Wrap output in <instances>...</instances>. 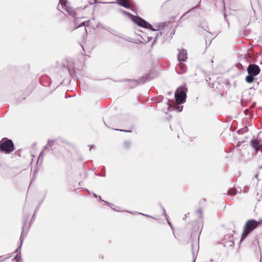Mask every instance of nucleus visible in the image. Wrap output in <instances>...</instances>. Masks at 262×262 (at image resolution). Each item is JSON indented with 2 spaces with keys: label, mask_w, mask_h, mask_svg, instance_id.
I'll list each match as a JSON object with an SVG mask.
<instances>
[{
  "label": "nucleus",
  "mask_w": 262,
  "mask_h": 262,
  "mask_svg": "<svg viewBox=\"0 0 262 262\" xmlns=\"http://www.w3.org/2000/svg\"><path fill=\"white\" fill-rule=\"evenodd\" d=\"M224 17H225V19L226 20V15L225 14H224Z\"/></svg>",
  "instance_id": "4c0bfd02"
},
{
  "label": "nucleus",
  "mask_w": 262,
  "mask_h": 262,
  "mask_svg": "<svg viewBox=\"0 0 262 262\" xmlns=\"http://www.w3.org/2000/svg\"><path fill=\"white\" fill-rule=\"evenodd\" d=\"M210 261H211V262H212V259H210Z\"/></svg>",
  "instance_id": "37998d69"
},
{
  "label": "nucleus",
  "mask_w": 262,
  "mask_h": 262,
  "mask_svg": "<svg viewBox=\"0 0 262 262\" xmlns=\"http://www.w3.org/2000/svg\"><path fill=\"white\" fill-rule=\"evenodd\" d=\"M122 12H123V13H125V14H129V13H127V12H126V11H124V10H122Z\"/></svg>",
  "instance_id": "a878e982"
},
{
  "label": "nucleus",
  "mask_w": 262,
  "mask_h": 262,
  "mask_svg": "<svg viewBox=\"0 0 262 262\" xmlns=\"http://www.w3.org/2000/svg\"><path fill=\"white\" fill-rule=\"evenodd\" d=\"M90 5H92V4H93V3H91V2H90Z\"/></svg>",
  "instance_id": "ea45409f"
},
{
  "label": "nucleus",
  "mask_w": 262,
  "mask_h": 262,
  "mask_svg": "<svg viewBox=\"0 0 262 262\" xmlns=\"http://www.w3.org/2000/svg\"><path fill=\"white\" fill-rule=\"evenodd\" d=\"M93 195L95 198H97L98 196L95 193H93Z\"/></svg>",
  "instance_id": "473e14b6"
},
{
  "label": "nucleus",
  "mask_w": 262,
  "mask_h": 262,
  "mask_svg": "<svg viewBox=\"0 0 262 262\" xmlns=\"http://www.w3.org/2000/svg\"><path fill=\"white\" fill-rule=\"evenodd\" d=\"M97 175L99 176H101V174H100V173H99Z\"/></svg>",
  "instance_id": "58836bf2"
},
{
  "label": "nucleus",
  "mask_w": 262,
  "mask_h": 262,
  "mask_svg": "<svg viewBox=\"0 0 262 262\" xmlns=\"http://www.w3.org/2000/svg\"><path fill=\"white\" fill-rule=\"evenodd\" d=\"M168 94H169V95H170V94H171V93H170V92H169V93H168Z\"/></svg>",
  "instance_id": "79ce46f5"
},
{
  "label": "nucleus",
  "mask_w": 262,
  "mask_h": 262,
  "mask_svg": "<svg viewBox=\"0 0 262 262\" xmlns=\"http://www.w3.org/2000/svg\"><path fill=\"white\" fill-rule=\"evenodd\" d=\"M167 223H168V225H169V226L171 227V224L168 220H167Z\"/></svg>",
  "instance_id": "2f4dec72"
},
{
  "label": "nucleus",
  "mask_w": 262,
  "mask_h": 262,
  "mask_svg": "<svg viewBox=\"0 0 262 262\" xmlns=\"http://www.w3.org/2000/svg\"><path fill=\"white\" fill-rule=\"evenodd\" d=\"M132 19L135 24L140 27H142L144 28H147L149 27H151V24L138 16H134V18H133Z\"/></svg>",
  "instance_id": "39448f33"
},
{
  "label": "nucleus",
  "mask_w": 262,
  "mask_h": 262,
  "mask_svg": "<svg viewBox=\"0 0 262 262\" xmlns=\"http://www.w3.org/2000/svg\"><path fill=\"white\" fill-rule=\"evenodd\" d=\"M139 213V214H142V215H145V216H149V215L144 214H143V213ZM149 217H150V216H149Z\"/></svg>",
  "instance_id": "c756f323"
},
{
  "label": "nucleus",
  "mask_w": 262,
  "mask_h": 262,
  "mask_svg": "<svg viewBox=\"0 0 262 262\" xmlns=\"http://www.w3.org/2000/svg\"><path fill=\"white\" fill-rule=\"evenodd\" d=\"M89 20L83 21V22L81 23L79 25L77 26L76 27V29H77L78 28H79L80 27H82V26H89Z\"/></svg>",
  "instance_id": "f3484780"
},
{
  "label": "nucleus",
  "mask_w": 262,
  "mask_h": 262,
  "mask_svg": "<svg viewBox=\"0 0 262 262\" xmlns=\"http://www.w3.org/2000/svg\"><path fill=\"white\" fill-rule=\"evenodd\" d=\"M241 144H242V142H239L238 143V144L237 145V146H239L241 145Z\"/></svg>",
  "instance_id": "7c9ffc66"
},
{
  "label": "nucleus",
  "mask_w": 262,
  "mask_h": 262,
  "mask_svg": "<svg viewBox=\"0 0 262 262\" xmlns=\"http://www.w3.org/2000/svg\"><path fill=\"white\" fill-rule=\"evenodd\" d=\"M228 193L230 194H235L236 193V190L233 189H229L228 190Z\"/></svg>",
  "instance_id": "6ab92c4d"
},
{
  "label": "nucleus",
  "mask_w": 262,
  "mask_h": 262,
  "mask_svg": "<svg viewBox=\"0 0 262 262\" xmlns=\"http://www.w3.org/2000/svg\"><path fill=\"white\" fill-rule=\"evenodd\" d=\"M262 223V219L257 222L254 220H249L245 225V230L242 234L241 239L245 238L249 233L255 229L259 224Z\"/></svg>",
  "instance_id": "f257e3e1"
},
{
  "label": "nucleus",
  "mask_w": 262,
  "mask_h": 262,
  "mask_svg": "<svg viewBox=\"0 0 262 262\" xmlns=\"http://www.w3.org/2000/svg\"><path fill=\"white\" fill-rule=\"evenodd\" d=\"M97 27H101L102 29L105 30V28H107V27L104 26V25H103L102 24L100 23H99L98 24H97Z\"/></svg>",
  "instance_id": "412c9836"
},
{
  "label": "nucleus",
  "mask_w": 262,
  "mask_h": 262,
  "mask_svg": "<svg viewBox=\"0 0 262 262\" xmlns=\"http://www.w3.org/2000/svg\"><path fill=\"white\" fill-rule=\"evenodd\" d=\"M166 25V22L155 23L154 24V26L151 25V27H149L147 29H149L152 31H159L160 29L165 27Z\"/></svg>",
  "instance_id": "6e6552de"
},
{
  "label": "nucleus",
  "mask_w": 262,
  "mask_h": 262,
  "mask_svg": "<svg viewBox=\"0 0 262 262\" xmlns=\"http://www.w3.org/2000/svg\"><path fill=\"white\" fill-rule=\"evenodd\" d=\"M247 71L249 74L255 76L260 73V70L257 65L250 64L248 67Z\"/></svg>",
  "instance_id": "0eeeda50"
},
{
  "label": "nucleus",
  "mask_w": 262,
  "mask_h": 262,
  "mask_svg": "<svg viewBox=\"0 0 262 262\" xmlns=\"http://www.w3.org/2000/svg\"><path fill=\"white\" fill-rule=\"evenodd\" d=\"M260 262H261V260L260 259Z\"/></svg>",
  "instance_id": "c03bdc74"
},
{
  "label": "nucleus",
  "mask_w": 262,
  "mask_h": 262,
  "mask_svg": "<svg viewBox=\"0 0 262 262\" xmlns=\"http://www.w3.org/2000/svg\"><path fill=\"white\" fill-rule=\"evenodd\" d=\"M251 146L256 152L259 150V142L257 139L251 140Z\"/></svg>",
  "instance_id": "4468645a"
},
{
  "label": "nucleus",
  "mask_w": 262,
  "mask_h": 262,
  "mask_svg": "<svg viewBox=\"0 0 262 262\" xmlns=\"http://www.w3.org/2000/svg\"><path fill=\"white\" fill-rule=\"evenodd\" d=\"M258 173H256V174H255V178H258Z\"/></svg>",
  "instance_id": "72a5a7b5"
},
{
  "label": "nucleus",
  "mask_w": 262,
  "mask_h": 262,
  "mask_svg": "<svg viewBox=\"0 0 262 262\" xmlns=\"http://www.w3.org/2000/svg\"><path fill=\"white\" fill-rule=\"evenodd\" d=\"M89 146H90V150H91V148L93 147V145H89Z\"/></svg>",
  "instance_id": "f704fd0d"
},
{
  "label": "nucleus",
  "mask_w": 262,
  "mask_h": 262,
  "mask_svg": "<svg viewBox=\"0 0 262 262\" xmlns=\"http://www.w3.org/2000/svg\"><path fill=\"white\" fill-rule=\"evenodd\" d=\"M187 214H185V217H184V220H185V218H187Z\"/></svg>",
  "instance_id": "c9c22d12"
},
{
  "label": "nucleus",
  "mask_w": 262,
  "mask_h": 262,
  "mask_svg": "<svg viewBox=\"0 0 262 262\" xmlns=\"http://www.w3.org/2000/svg\"><path fill=\"white\" fill-rule=\"evenodd\" d=\"M24 227H25V224L24 225V226L23 227V231L21 232V235H20V245L18 247V248L16 250V251H17L20 248V246H21V244H22V243L23 242L24 239V237H25L24 230Z\"/></svg>",
  "instance_id": "2eb2a0df"
},
{
  "label": "nucleus",
  "mask_w": 262,
  "mask_h": 262,
  "mask_svg": "<svg viewBox=\"0 0 262 262\" xmlns=\"http://www.w3.org/2000/svg\"><path fill=\"white\" fill-rule=\"evenodd\" d=\"M14 150V144L12 140L3 139L0 141V151L6 154H10Z\"/></svg>",
  "instance_id": "f03ea898"
},
{
  "label": "nucleus",
  "mask_w": 262,
  "mask_h": 262,
  "mask_svg": "<svg viewBox=\"0 0 262 262\" xmlns=\"http://www.w3.org/2000/svg\"><path fill=\"white\" fill-rule=\"evenodd\" d=\"M94 3H96V0H95V1H94Z\"/></svg>",
  "instance_id": "a19ab883"
},
{
  "label": "nucleus",
  "mask_w": 262,
  "mask_h": 262,
  "mask_svg": "<svg viewBox=\"0 0 262 262\" xmlns=\"http://www.w3.org/2000/svg\"><path fill=\"white\" fill-rule=\"evenodd\" d=\"M20 258V257L19 255H16L15 257V259L16 260V261H18V260Z\"/></svg>",
  "instance_id": "5701e85b"
},
{
  "label": "nucleus",
  "mask_w": 262,
  "mask_h": 262,
  "mask_svg": "<svg viewBox=\"0 0 262 262\" xmlns=\"http://www.w3.org/2000/svg\"><path fill=\"white\" fill-rule=\"evenodd\" d=\"M162 210H163V215H165V217H166V214L165 209L163 207H162Z\"/></svg>",
  "instance_id": "4be33fe9"
},
{
  "label": "nucleus",
  "mask_w": 262,
  "mask_h": 262,
  "mask_svg": "<svg viewBox=\"0 0 262 262\" xmlns=\"http://www.w3.org/2000/svg\"><path fill=\"white\" fill-rule=\"evenodd\" d=\"M101 176L104 177H105V174L104 173V174H101Z\"/></svg>",
  "instance_id": "e433bc0d"
},
{
  "label": "nucleus",
  "mask_w": 262,
  "mask_h": 262,
  "mask_svg": "<svg viewBox=\"0 0 262 262\" xmlns=\"http://www.w3.org/2000/svg\"><path fill=\"white\" fill-rule=\"evenodd\" d=\"M35 212H34V214H33V215L31 221H32L34 219V218H35Z\"/></svg>",
  "instance_id": "cd10ccee"
},
{
  "label": "nucleus",
  "mask_w": 262,
  "mask_h": 262,
  "mask_svg": "<svg viewBox=\"0 0 262 262\" xmlns=\"http://www.w3.org/2000/svg\"><path fill=\"white\" fill-rule=\"evenodd\" d=\"M117 130H120L121 132H131L130 130H121V129H117Z\"/></svg>",
  "instance_id": "b1692460"
},
{
  "label": "nucleus",
  "mask_w": 262,
  "mask_h": 262,
  "mask_svg": "<svg viewBox=\"0 0 262 262\" xmlns=\"http://www.w3.org/2000/svg\"><path fill=\"white\" fill-rule=\"evenodd\" d=\"M209 262H211V261H209Z\"/></svg>",
  "instance_id": "a18cd8bd"
},
{
  "label": "nucleus",
  "mask_w": 262,
  "mask_h": 262,
  "mask_svg": "<svg viewBox=\"0 0 262 262\" xmlns=\"http://www.w3.org/2000/svg\"><path fill=\"white\" fill-rule=\"evenodd\" d=\"M105 30L107 31H108L111 34L114 35L115 36L118 37L119 38H122V34L118 32L117 30L107 27V28H105Z\"/></svg>",
  "instance_id": "ddd939ff"
},
{
  "label": "nucleus",
  "mask_w": 262,
  "mask_h": 262,
  "mask_svg": "<svg viewBox=\"0 0 262 262\" xmlns=\"http://www.w3.org/2000/svg\"><path fill=\"white\" fill-rule=\"evenodd\" d=\"M78 18H75V24H77L78 23Z\"/></svg>",
  "instance_id": "bb28decb"
},
{
  "label": "nucleus",
  "mask_w": 262,
  "mask_h": 262,
  "mask_svg": "<svg viewBox=\"0 0 262 262\" xmlns=\"http://www.w3.org/2000/svg\"><path fill=\"white\" fill-rule=\"evenodd\" d=\"M254 76H253V75H252L251 74H249L246 77V81L248 83H252L254 81Z\"/></svg>",
  "instance_id": "dca6fc26"
},
{
  "label": "nucleus",
  "mask_w": 262,
  "mask_h": 262,
  "mask_svg": "<svg viewBox=\"0 0 262 262\" xmlns=\"http://www.w3.org/2000/svg\"><path fill=\"white\" fill-rule=\"evenodd\" d=\"M176 71L179 74H182L186 71V67L185 64L180 62L176 67Z\"/></svg>",
  "instance_id": "9b49d317"
},
{
  "label": "nucleus",
  "mask_w": 262,
  "mask_h": 262,
  "mask_svg": "<svg viewBox=\"0 0 262 262\" xmlns=\"http://www.w3.org/2000/svg\"><path fill=\"white\" fill-rule=\"evenodd\" d=\"M105 166H103V167H102V171H105Z\"/></svg>",
  "instance_id": "c85d7f7f"
},
{
  "label": "nucleus",
  "mask_w": 262,
  "mask_h": 262,
  "mask_svg": "<svg viewBox=\"0 0 262 262\" xmlns=\"http://www.w3.org/2000/svg\"><path fill=\"white\" fill-rule=\"evenodd\" d=\"M197 212H198V213L199 214H201V213H202V210H201V209H199V210H198Z\"/></svg>",
  "instance_id": "393cba45"
},
{
  "label": "nucleus",
  "mask_w": 262,
  "mask_h": 262,
  "mask_svg": "<svg viewBox=\"0 0 262 262\" xmlns=\"http://www.w3.org/2000/svg\"><path fill=\"white\" fill-rule=\"evenodd\" d=\"M187 58V51L185 50L182 49L180 50L178 55V60L179 62L185 61Z\"/></svg>",
  "instance_id": "9d476101"
},
{
  "label": "nucleus",
  "mask_w": 262,
  "mask_h": 262,
  "mask_svg": "<svg viewBox=\"0 0 262 262\" xmlns=\"http://www.w3.org/2000/svg\"><path fill=\"white\" fill-rule=\"evenodd\" d=\"M130 145H131V143L130 141H125L124 143V146L126 148H128L130 146Z\"/></svg>",
  "instance_id": "aec40b11"
},
{
  "label": "nucleus",
  "mask_w": 262,
  "mask_h": 262,
  "mask_svg": "<svg viewBox=\"0 0 262 262\" xmlns=\"http://www.w3.org/2000/svg\"><path fill=\"white\" fill-rule=\"evenodd\" d=\"M148 75H145L141 77L139 80H127L129 82L130 86L132 88L136 86L140 83H143L149 80Z\"/></svg>",
  "instance_id": "423d86ee"
},
{
  "label": "nucleus",
  "mask_w": 262,
  "mask_h": 262,
  "mask_svg": "<svg viewBox=\"0 0 262 262\" xmlns=\"http://www.w3.org/2000/svg\"><path fill=\"white\" fill-rule=\"evenodd\" d=\"M57 141V140H48L47 144L43 147L41 152L40 153L39 158H40L42 156L43 153L49 149L50 147H52L54 143Z\"/></svg>",
  "instance_id": "1a4fd4ad"
},
{
  "label": "nucleus",
  "mask_w": 262,
  "mask_h": 262,
  "mask_svg": "<svg viewBox=\"0 0 262 262\" xmlns=\"http://www.w3.org/2000/svg\"><path fill=\"white\" fill-rule=\"evenodd\" d=\"M58 9L59 10H61V9H64L70 15L75 16L76 12L75 10L68 6L66 2L63 0H59Z\"/></svg>",
  "instance_id": "20e7f679"
},
{
  "label": "nucleus",
  "mask_w": 262,
  "mask_h": 262,
  "mask_svg": "<svg viewBox=\"0 0 262 262\" xmlns=\"http://www.w3.org/2000/svg\"><path fill=\"white\" fill-rule=\"evenodd\" d=\"M174 107L177 111L178 112H181L182 111L183 106L176 105Z\"/></svg>",
  "instance_id": "a211bd4d"
},
{
  "label": "nucleus",
  "mask_w": 262,
  "mask_h": 262,
  "mask_svg": "<svg viewBox=\"0 0 262 262\" xmlns=\"http://www.w3.org/2000/svg\"><path fill=\"white\" fill-rule=\"evenodd\" d=\"M168 30L169 29H168L166 28H165L164 27L163 28H162L161 29H160L159 31H158V32L156 34V39L157 38H158V37L162 36L163 35H164V38H166L167 37V33L169 32Z\"/></svg>",
  "instance_id": "f8f14e48"
},
{
  "label": "nucleus",
  "mask_w": 262,
  "mask_h": 262,
  "mask_svg": "<svg viewBox=\"0 0 262 262\" xmlns=\"http://www.w3.org/2000/svg\"><path fill=\"white\" fill-rule=\"evenodd\" d=\"M174 97L178 104L184 103L186 98V89L183 87L178 88L175 92Z\"/></svg>",
  "instance_id": "7ed1b4c3"
}]
</instances>
